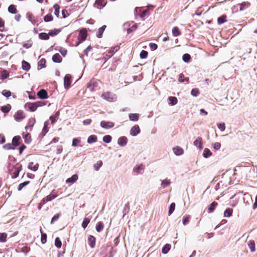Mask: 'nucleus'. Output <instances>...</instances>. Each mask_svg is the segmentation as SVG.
I'll list each match as a JSON object with an SVG mask.
<instances>
[{
	"mask_svg": "<svg viewBox=\"0 0 257 257\" xmlns=\"http://www.w3.org/2000/svg\"><path fill=\"white\" fill-rule=\"evenodd\" d=\"M102 97L110 102L115 100L116 98L115 94L110 92H106L103 93L102 94Z\"/></svg>",
	"mask_w": 257,
	"mask_h": 257,
	"instance_id": "f257e3e1",
	"label": "nucleus"
},
{
	"mask_svg": "<svg viewBox=\"0 0 257 257\" xmlns=\"http://www.w3.org/2000/svg\"><path fill=\"white\" fill-rule=\"evenodd\" d=\"M87 37V32L85 29H82L79 31V35L78 36V42L77 45L81 42L85 40Z\"/></svg>",
	"mask_w": 257,
	"mask_h": 257,
	"instance_id": "f03ea898",
	"label": "nucleus"
},
{
	"mask_svg": "<svg viewBox=\"0 0 257 257\" xmlns=\"http://www.w3.org/2000/svg\"><path fill=\"white\" fill-rule=\"evenodd\" d=\"M100 81L97 80H92L88 83L87 88L91 91L95 90V88L97 87L99 84Z\"/></svg>",
	"mask_w": 257,
	"mask_h": 257,
	"instance_id": "7ed1b4c3",
	"label": "nucleus"
},
{
	"mask_svg": "<svg viewBox=\"0 0 257 257\" xmlns=\"http://www.w3.org/2000/svg\"><path fill=\"white\" fill-rule=\"evenodd\" d=\"M100 126L105 129H109L112 128L114 124L113 122L111 121H106L104 120H102L100 122Z\"/></svg>",
	"mask_w": 257,
	"mask_h": 257,
	"instance_id": "20e7f679",
	"label": "nucleus"
},
{
	"mask_svg": "<svg viewBox=\"0 0 257 257\" xmlns=\"http://www.w3.org/2000/svg\"><path fill=\"white\" fill-rule=\"evenodd\" d=\"M25 117L23 111L19 110L14 115L15 119L17 121H20Z\"/></svg>",
	"mask_w": 257,
	"mask_h": 257,
	"instance_id": "39448f33",
	"label": "nucleus"
},
{
	"mask_svg": "<svg viewBox=\"0 0 257 257\" xmlns=\"http://www.w3.org/2000/svg\"><path fill=\"white\" fill-rule=\"evenodd\" d=\"M140 133V127L138 125H135L133 126L130 131V135L132 136L135 137L137 136Z\"/></svg>",
	"mask_w": 257,
	"mask_h": 257,
	"instance_id": "423d86ee",
	"label": "nucleus"
},
{
	"mask_svg": "<svg viewBox=\"0 0 257 257\" xmlns=\"http://www.w3.org/2000/svg\"><path fill=\"white\" fill-rule=\"evenodd\" d=\"M26 17L28 20L33 25H35L38 22L37 18L35 17L33 14L30 12L27 13Z\"/></svg>",
	"mask_w": 257,
	"mask_h": 257,
	"instance_id": "0eeeda50",
	"label": "nucleus"
},
{
	"mask_svg": "<svg viewBox=\"0 0 257 257\" xmlns=\"http://www.w3.org/2000/svg\"><path fill=\"white\" fill-rule=\"evenodd\" d=\"M64 85L66 88H68L70 87L71 83V76L69 74H67L64 77Z\"/></svg>",
	"mask_w": 257,
	"mask_h": 257,
	"instance_id": "6e6552de",
	"label": "nucleus"
},
{
	"mask_svg": "<svg viewBox=\"0 0 257 257\" xmlns=\"http://www.w3.org/2000/svg\"><path fill=\"white\" fill-rule=\"evenodd\" d=\"M127 139L126 137L123 136L118 138L117 144L120 147H124L127 143Z\"/></svg>",
	"mask_w": 257,
	"mask_h": 257,
	"instance_id": "1a4fd4ad",
	"label": "nucleus"
},
{
	"mask_svg": "<svg viewBox=\"0 0 257 257\" xmlns=\"http://www.w3.org/2000/svg\"><path fill=\"white\" fill-rule=\"evenodd\" d=\"M95 238L91 235H89L87 238V242L91 248H94L95 245Z\"/></svg>",
	"mask_w": 257,
	"mask_h": 257,
	"instance_id": "9d476101",
	"label": "nucleus"
},
{
	"mask_svg": "<svg viewBox=\"0 0 257 257\" xmlns=\"http://www.w3.org/2000/svg\"><path fill=\"white\" fill-rule=\"evenodd\" d=\"M38 96L41 99H46L48 98V93L46 90L41 89L38 92Z\"/></svg>",
	"mask_w": 257,
	"mask_h": 257,
	"instance_id": "9b49d317",
	"label": "nucleus"
},
{
	"mask_svg": "<svg viewBox=\"0 0 257 257\" xmlns=\"http://www.w3.org/2000/svg\"><path fill=\"white\" fill-rule=\"evenodd\" d=\"M195 146L198 148L199 149H202L203 148L202 146V139L201 137H198L193 143Z\"/></svg>",
	"mask_w": 257,
	"mask_h": 257,
	"instance_id": "f8f14e48",
	"label": "nucleus"
},
{
	"mask_svg": "<svg viewBox=\"0 0 257 257\" xmlns=\"http://www.w3.org/2000/svg\"><path fill=\"white\" fill-rule=\"evenodd\" d=\"M106 4V2L105 0H96L95 2V5L97 6V8L101 9L104 7Z\"/></svg>",
	"mask_w": 257,
	"mask_h": 257,
	"instance_id": "ddd939ff",
	"label": "nucleus"
},
{
	"mask_svg": "<svg viewBox=\"0 0 257 257\" xmlns=\"http://www.w3.org/2000/svg\"><path fill=\"white\" fill-rule=\"evenodd\" d=\"M173 152L176 156H180L183 154V150L180 147H176L173 149Z\"/></svg>",
	"mask_w": 257,
	"mask_h": 257,
	"instance_id": "4468645a",
	"label": "nucleus"
},
{
	"mask_svg": "<svg viewBox=\"0 0 257 257\" xmlns=\"http://www.w3.org/2000/svg\"><path fill=\"white\" fill-rule=\"evenodd\" d=\"M26 106L31 111H35L37 108L36 104L34 102L28 103L26 104Z\"/></svg>",
	"mask_w": 257,
	"mask_h": 257,
	"instance_id": "2eb2a0df",
	"label": "nucleus"
},
{
	"mask_svg": "<svg viewBox=\"0 0 257 257\" xmlns=\"http://www.w3.org/2000/svg\"><path fill=\"white\" fill-rule=\"evenodd\" d=\"M62 58L59 53H56L52 57V60L55 63H60Z\"/></svg>",
	"mask_w": 257,
	"mask_h": 257,
	"instance_id": "dca6fc26",
	"label": "nucleus"
},
{
	"mask_svg": "<svg viewBox=\"0 0 257 257\" xmlns=\"http://www.w3.org/2000/svg\"><path fill=\"white\" fill-rule=\"evenodd\" d=\"M78 179V176L76 174L72 175L70 178H68L66 181V183H74Z\"/></svg>",
	"mask_w": 257,
	"mask_h": 257,
	"instance_id": "f3484780",
	"label": "nucleus"
},
{
	"mask_svg": "<svg viewBox=\"0 0 257 257\" xmlns=\"http://www.w3.org/2000/svg\"><path fill=\"white\" fill-rule=\"evenodd\" d=\"M217 205V203L215 201H213L208 207V212L209 213H212L214 211L215 207Z\"/></svg>",
	"mask_w": 257,
	"mask_h": 257,
	"instance_id": "a211bd4d",
	"label": "nucleus"
},
{
	"mask_svg": "<svg viewBox=\"0 0 257 257\" xmlns=\"http://www.w3.org/2000/svg\"><path fill=\"white\" fill-rule=\"evenodd\" d=\"M22 68L24 70L28 71L30 69V64L27 61L23 60L22 62Z\"/></svg>",
	"mask_w": 257,
	"mask_h": 257,
	"instance_id": "6ab92c4d",
	"label": "nucleus"
},
{
	"mask_svg": "<svg viewBox=\"0 0 257 257\" xmlns=\"http://www.w3.org/2000/svg\"><path fill=\"white\" fill-rule=\"evenodd\" d=\"M169 104L171 105H174L177 103L178 100L176 97L169 96L168 97Z\"/></svg>",
	"mask_w": 257,
	"mask_h": 257,
	"instance_id": "aec40b11",
	"label": "nucleus"
},
{
	"mask_svg": "<svg viewBox=\"0 0 257 257\" xmlns=\"http://www.w3.org/2000/svg\"><path fill=\"white\" fill-rule=\"evenodd\" d=\"M129 118L133 121H138L139 118V114L138 113H130L128 115Z\"/></svg>",
	"mask_w": 257,
	"mask_h": 257,
	"instance_id": "412c9836",
	"label": "nucleus"
},
{
	"mask_svg": "<svg viewBox=\"0 0 257 257\" xmlns=\"http://www.w3.org/2000/svg\"><path fill=\"white\" fill-rule=\"evenodd\" d=\"M28 168L33 171H36L39 167V164H36L34 165L33 162H30L29 163L28 166Z\"/></svg>",
	"mask_w": 257,
	"mask_h": 257,
	"instance_id": "4be33fe9",
	"label": "nucleus"
},
{
	"mask_svg": "<svg viewBox=\"0 0 257 257\" xmlns=\"http://www.w3.org/2000/svg\"><path fill=\"white\" fill-rule=\"evenodd\" d=\"M46 60L44 58H42L38 63V69H41L45 67Z\"/></svg>",
	"mask_w": 257,
	"mask_h": 257,
	"instance_id": "5701e85b",
	"label": "nucleus"
},
{
	"mask_svg": "<svg viewBox=\"0 0 257 257\" xmlns=\"http://www.w3.org/2000/svg\"><path fill=\"white\" fill-rule=\"evenodd\" d=\"M21 139V137L20 136H15L13 138L12 140V144L14 147H16L20 144V140Z\"/></svg>",
	"mask_w": 257,
	"mask_h": 257,
	"instance_id": "b1692460",
	"label": "nucleus"
},
{
	"mask_svg": "<svg viewBox=\"0 0 257 257\" xmlns=\"http://www.w3.org/2000/svg\"><path fill=\"white\" fill-rule=\"evenodd\" d=\"M97 137L95 135H91L87 139V143L88 144H92L97 141Z\"/></svg>",
	"mask_w": 257,
	"mask_h": 257,
	"instance_id": "393cba45",
	"label": "nucleus"
},
{
	"mask_svg": "<svg viewBox=\"0 0 257 257\" xmlns=\"http://www.w3.org/2000/svg\"><path fill=\"white\" fill-rule=\"evenodd\" d=\"M9 74L8 71L6 70H3L0 73V79L4 80L8 77Z\"/></svg>",
	"mask_w": 257,
	"mask_h": 257,
	"instance_id": "a878e982",
	"label": "nucleus"
},
{
	"mask_svg": "<svg viewBox=\"0 0 257 257\" xmlns=\"http://www.w3.org/2000/svg\"><path fill=\"white\" fill-rule=\"evenodd\" d=\"M61 32V29H55L52 30H50L49 32V36L54 37L58 35Z\"/></svg>",
	"mask_w": 257,
	"mask_h": 257,
	"instance_id": "bb28decb",
	"label": "nucleus"
},
{
	"mask_svg": "<svg viewBox=\"0 0 257 257\" xmlns=\"http://www.w3.org/2000/svg\"><path fill=\"white\" fill-rule=\"evenodd\" d=\"M105 28H106V26L104 25L98 29V32L96 34V36L98 38H100L102 37L103 33L104 31L105 30Z\"/></svg>",
	"mask_w": 257,
	"mask_h": 257,
	"instance_id": "cd10ccee",
	"label": "nucleus"
},
{
	"mask_svg": "<svg viewBox=\"0 0 257 257\" xmlns=\"http://www.w3.org/2000/svg\"><path fill=\"white\" fill-rule=\"evenodd\" d=\"M22 165L15 168V171L13 174V177L16 178L19 176V173L22 170Z\"/></svg>",
	"mask_w": 257,
	"mask_h": 257,
	"instance_id": "c85d7f7f",
	"label": "nucleus"
},
{
	"mask_svg": "<svg viewBox=\"0 0 257 257\" xmlns=\"http://www.w3.org/2000/svg\"><path fill=\"white\" fill-rule=\"evenodd\" d=\"M49 33H41L39 35V37L41 40H47L49 39Z\"/></svg>",
	"mask_w": 257,
	"mask_h": 257,
	"instance_id": "c756f323",
	"label": "nucleus"
},
{
	"mask_svg": "<svg viewBox=\"0 0 257 257\" xmlns=\"http://www.w3.org/2000/svg\"><path fill=\"white\" fill-rule=\"evenodd\" d=\"M8 11L10 13L15 14L17 13V9L14 5H11L8 8Z\"/></svg>",
	"mask_w": 257,
	"mask_h": 257,
	"instance_id": "7c9ffc66",
	"label": "nucleus"
},
{
	"mask_svg": "<svg viewBox=\"0 0 257 257\" xmlns=\"http://www.w3.org/2000/svg\"><path fill=\"white\" fill-rule=\"evenodd\" d=\"M212 155V153L208 148H205L203 153V156L205 158H207Z\"/></svg>",
	"mask_w": 257,
	"mask_h": 257,
	"instance_id": "2f4dec72",
	"label": "nucleus"
},
{
	"mask_svg": "<svg viewBox=\"0 0 257 257\" xmlns=\"http://www.w3.org/2000/svg\"><path fill=\"white\" fill-rule=\"evenodd\" d=\"M233 210L231 208H227L224 212L225 217H229L232 215Z\"/></svg>",
	"mask_w": 257,
	"mask_h": 257,
	"instance_id": "473e14b6",
	"label": "nucleus"
},
{
	"mask_svg": "<svg viewBox=\"0 0 257 257\" xmlns=\"http://www.w3.org/2000/svg\"><path fill=\"white\" fill-rule=\"evenodd\" d=\"M170 248L171 245L169 244H166L163 247L162 252L164 254H166L170 250Z\"/></svg>",
	"mask_w": 257,
	"mask_h": 257,
	"instance_id": "72a5a7b5",
	"label": "nucleus"
},
{
	"mask_svg": "<svg viewBox=\"0 0 257 257\" xmlns=\"http://www.w3.org/2000/svg\"><path fill=\"white\" fill-rule=\"evenodd\" d=\"M11 109V106L8 104L6 105L3 106L1 107V110L4 113H7L10 111Z\"/></svg>",
	"mask_w": 257,
	"mask_h": 257,
	"instance_id": "f704fd0d",
	"label": "nucleus"
},
{
	"mask_svg": "<svg viewBox=\"0 0 257 257\" xmlns=\"http://www.w3.org/2000/svg\"><path fill=\"white\" fill-rule=\"evenodd\" d=\"M248 246L251 252H254L255 249V243L253 240H250L248 242Z\"/></svg>",
	"mask_w": 257,
	"mask_h": 257,
	"instance_id": "c9c22d12",
	"label": "nucleus"
},
{
	"mask_svg": "<svg viewBox=\"0 0 257 257\" xmlns=\"http://www.w3.org/2000/svg\"><path fill=\"white\" fill-rule=\"evenodd\" d=\"M53 199H54L50 195H49L42 200V204H45L47 202L51 201Z\"/></svg>",
	"mask_w": 257,
	"mask_h": 257,
	"instance_id": "e433bc0d",
	"label": "nucleus"
},
{
	"mask_svg": "<svg viewBox=\"0 0 257 257\" xmlns=\"http://www.w3.org/2000/svg\"><path fill=\"white\" fill-rule=\"evenodd\" d=\"M226 16L225 15H223L220 17H219L217 19V23L219 25H221L223 23H224V22H225L226 21Z\"/></svg>",
	"mask_w": 257,
	"mask_h": 257,
	"instance_id": "4c0bfd02",
	"label": "nucleus"
},
{
	"mask_svg": "<svg viewBox=\"0 0 257 257\" xmlns=\"http://www.w3.org/2000/svg\"><path fill=\"white\" fill-rule=\"evenodd\" d=\"M104 225L103 223L101 222H99L97 223L96 225V230L99 232H100L103 228Z\"/></svg>",
	"mask_w": 257,
	"mask_h": 257,
	"instance_id": "58836bf2",
	"label": "nucleus"
},
{
	"mask_svg": "<svg viewBox=\"0 0 257 257\" xmlns=\"http://www.w3.org/2000/svg\"><path fill=\"white\" fill-rule=\"evenodd\" d=\"M80 142L81 138L80 137L74 138L73 139L72 145L73 147H77L78 145V144H79Z\"/></svg>",
	"mask_w": 257,
	"mask_h": 257,
	"instance_id": "ea45409f",
	"label": "nucleus"
},
{
	"mask_svg": "<svg viewBox=\"0 0 257 257\" xmlns=\"http://www.w3.org/2000/svg\"><path fill=\"white\" fill-rule=\"evenodd\" d=\"M112 138L110 135H105L103 137L102 140L105 143H109L111 142Z\"/></svg>",
	"mask_w": 257,
	"mask_h": 257,
	"instance_id": "a19ab883",
	"label": "nucleus"
},
{
	"mask_svg": "<svg viewBox=\"0 0 257 257\" xmlns=\"http://www.w3.org/2000/svg\"><path fill=\"white\" fill-rule=\"evenodd\" d=\"M172 34L174 36L177 37L180 35V32L178 27H174L172 29Z\"/></svg>",
	"mask_w": 257,
	"mask_h": 257,
	"instance_id": "79ce46f5",
	"label": "nucleus"
},
{
	"mask_svg": "<svg viewBox=\"0 0 257 257\" xmlns=\"http://www.w3.org/2000/svg\"><path fill=\"white\" fill-rule=\"evenodd\" d=\"M40 232H41V242L43 244H44L47 241V234L46 233H43V232L42 231L41 229H40Z\"/></svg>",
	"mask_w": 257,
	"mask_h": 257,
	"instance_id": "37998d69",
	"label": "nucleus"
},
{
	"mask_svg": "<svg viewBox=\"0 0 257 257\" xmlns=\"http://www.w3.org/2000/svg\"><path fill=\"white\" fill-rule=\"evenodd\" d=\"M171 184V182L169 180H163L161 182V186L165 188Z\"/></svg>",
	"mask_w": 257,
	"mask_h": 257,
	"instance_id": "c03bdc74",
	"label": "nucleus"
},
{
	"mask_svg": "<svg viewBox=\"0 0 257 257\" xmlns=\"http://www.w3.org/2000/svg\"><path fill=\"white\" fill-rule=\"evenodd\" d=\"M182 59L184 62L188 63L191 59V56L189 54L186 53L183 55Z\"/></svg>",
	"mask_w": 257,
	"mask_h": 257,
	"instance_id": "a18cd8bd",
	"label": "nucleus"
},
{
	"mask_svg": "<svg viewBox=\"0 0 257 257\" xmlns=\"http://www.w3.org/2000/svg\"><path fill=\"white\" fill-rule=\"evenodd\" d=\"M90 222V219L88 218H84V219L83 220V222L82 223V227L85 229L87 226L88 225V223Z\"/></svg>",
	"mask_w": 257,
	"mask_h": 257,
	"instance_id": "49530a36",
	"label": "nucleus"
},
{
	"mask_svg": "<svg viewBox=\"0 0 257 257\" xmlns=\"http://www.w3.org/2000/svg\"><path fill=\"white\" fill-rule=\"evenodd\" d=\"M189 80L188 77L185 78L183 74L181 73L179 74V81L180 82H183L184 81H188Z\"/></svg>",
	"mask_w": 257,
	"mask_h": 257,
	"instance_id": "de8ad7c7",
	"label": "nucleus"
},
{
	"mask_svg": "<svg viewBox=\"0 0 257 257\" xmlns=\"http://www.w3.org/2000/svg\"><path fill=\"white\" fill-rule=\"evenodd\" d=\"M59 115V112L57 111L55 113L54 116H51L50 117V119L51 120L52 123H53L56 121Z\"/></svg>",
	"mask_w": 257,
	"mask_h": 257,
	"instance_id": "09e8293b",
	"label": "nucleus"
},
{
	"mask_svg": "<svg viewBox=\"0 0 257 257\" xmlns=\"http://www.w3.org/2000/svg\"><path fill=\"white\" fill-rule=\"evenodd\" d=\"M190 218V215H187L184 216L182 220V223L184 225L188 224L189 222V220Z\"/></svg>",
	"mask_w": 257,
	"mask_h": 257,
	"instance_id": "8fccbe9b",
	"label": "nucleus"
},
{
	"mask_svg": "<svg viewBox=\"0 0 257 257\" xmlns=\"http://www.w3.org/2000/svg\"><path fill=\"white\" fill-rule=\"evenodd\" d=\"M3 148L6 150H14L15 147L14 146L13 144H7L3 146Z\"/></svg>",
	"mask_w": 257,
	"mask_h": 257,
	"instance_id": "3c124183",
	"label": "nucleus"
},
{
	"mask_svg": "<svg viewBox=\"0 0 257 257\" xmlns=\"http://www.w3.org/2000/svg\"><path fill=\"white\" fill-rule=\"evenodd\" d=\"M54 8L55 9L54 14L57 17H58L59 15L60 7L58 5L56 4L54 6Z\"/></svg>",
	"mask_w": 257,
	"mask_h": 257,
	"instance_id": "603ef678",
	"label": "nucleus"
},
{
	"mask_svg": "<svg viewBox=\"0 0 257 257\" xmlns=\"http://www.w3.org/2000/svg\"><path fill=\"white\" fill-rule=\"evenodd\" d=\"M55 245L57 248H60L62 245L61 241L59 237H56L55 240Z\"/></svg>",
	"mask_w": 257,
	"mask_h": 257,
	"instance_id": "864d4df0",
	"label": "nucleus"
},
{
	"mask_svg": "<svg viewBox=\"0 0 257 257\" xmlns=\"http://www.w3.org/2000/svg\"><path fill=\"white\" fill-rule=\"evenodd\" d=\"M7 234L6 233H0V242H4L6 241Z\"/></svg>",
	"mask_w": 257,
	"mask_h": 257,
	"instance_id": "5fc2aeb1",
	"label": "nucleus"
},
{
	"mask_svg": "<svg viewBox=\"0 0 257 257\" xmlns=\"http://www.w3.org/2000/svg\"><path fill=\"white\" fill-rule=\"evenodd\" d=\"M119 49V47L118 46H116L115 47H113L111 51H110L108 52V54L107 55L109 56H111L113 54V53L116 52Z\"/></svg>",
	"mask_w": 257,
	"mask_h": 257,
	"instance_id": "6e6d98bb",
	"label": "nucleus"
},
{
	"mask_svg": "<svg viewBox=\"0 0 257 257\" xmlns=\"http://www.w3.org/2000/svg\"><path fill=\"white\" fill-rule=\"evenodd\" d=\"M44 20L45 22H50L53 20L52 16L51 14H48L45 16Z\"/></svg>",
	"mask_w": 257,
	"mask_h": 257,
	"instance_id": "4d7b16f0",
	"label": "nucleus"
},
{
	"mask_svg": "<svg viewBox=\"0 0 257 257\" xmlns=\"http://www.w3.org/2000/svg\"><path fill=\"white\" fill-rule=\"evenodd\" d=\"M175 208V203H172L169 207V209L168 211V213L169 215H171L174 211Z\"/></svg>",
	"mask_w": 257,
	"mask_h": 257,
	"instance_id": "13d9d810",
	"label": "nucleus"
},
{
	"mask_svg": "<svg viewBox=\"0 0 257 257\" xmlns=\"http://www.w3.org/2000/svg\"><path fill=\"white\" fill-rule=\"evenodd\" d=\"M30 183V181H25L23 183L20 184L18 187V190L21 191L24 187L28 185Z\"/></svg>",
	"mask_w": 257,
	"mask_h": 257,
	"instance_id": "bf43d9fd",
	"label": "nucleus"
},
{
	"mask_svg": "<svg viewBox=\"0 0 257 257\" xmlns=\"http://www.w3.org/2000/svg\"><path fill=\"white\" fill-rule=\"evenodd\" d=\"M191 94L192 96L196 97L199 94V91L197 88H193L192 89Z\"/></svg>",
	"mask_w": 257,
	"mask_h": 257,
	"instance_id": "052dcab7",
	"label": "nucleus"
},
{
	"mask_svg": "<svg viewBox=\"0 0 257 257\" xmlns=\"http://www.w3.org/2000/svg\"><path fill=\"white\" fill-rule=\"evenodd\" d=\"M2 93L4 96H5L6 97H9L12 95L11 92L6 89L3 90Z\"/></svg>",
	"mask_w": 257,
	"mask_h": 257,
	"instance_id": "680f3d73",
	"label": "nucleus"
},
{
	"mask_svg": "<svg viewBox=\"0 0 257 257\" xmlns=\"http://www.w3.org/2000/svg\"><path fill=\"white\" fill-rule=\"evenodd\" d=\"M102 165V161H99L94 165V168L96 171H98Z\"/></svg>",
	"mask_w": 257,
	"mask_h": 257,
	"instance_id": "e2e57ef3",
	"label": "nucleus"
},
{
	"mask_svg": "<svg viewBox=\"0 0 257 257\" xmlns=\"http://www.w3.org/2000/svg\"><path fill=\"white\" fill-rule=\"evenodd\" d=\"M142 169V165H137L133 169V171L137 173V174H139L141 173V171Z\"/></svg>",
	"mask_w": 257,
	"mask_h": 257,
	"instance_id": "0e129e2a",
	"label": "nucleus"
},
{
	"mask_svg": "<svg viewBox=\"0 0 257 257\" xmlns=\"http://www.w3.org/2000/svg\"><path fill=\"white\" fill-rule=\"evenodd\" d=\"M140 58L142 59L146 58L148 56V52L145 50H142L140 54Z\"/></svg>",
	"mask_w": 257,
	"mask_h": 257,
	"instance_id": "69168bd1",
	"label": "nucleus"
},
{
	"mask_svg": "<svg viewBox=\"0 0 257 257\" xmlns=\"http://www.w3.org/2000/svg\"><path fill=\"white\" fill-rule=\"evenodd\" d=\"M218 128L221 131H224L225 129V125L224 123H220L217 124Z\"/></svg>",
	"mask_w": 257,
	"mask_h": 257,
	"instance_id": "338daca9",
	"label": "nucleus"
},
{
	"mask_svg": "<svg viewBox=\"0 0 257 257\" xmlns=\"http://www.w3.org/2000/svg\"><path fill=\"white\" fill-rule=\"evenodd\" d=\"M149 46L152 50H155L158 48L157 45L154 43H150Z\"/></svg>",
	"mask_w": 257,
	"mask_h": 257,
	"instance_id": "774afa93",
	"label": "nucleus"
}]
</instances>
